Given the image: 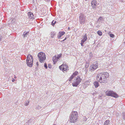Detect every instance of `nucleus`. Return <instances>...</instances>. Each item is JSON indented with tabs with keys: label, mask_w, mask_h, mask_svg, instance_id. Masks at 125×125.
<instances>
[{
	"label": "nucleus",
	"mask_w": 125,
	"mask_h": 125,
	"mask_svg": "<svg viewBox=\"0 0 125 125\" xmlns=\"http://www.w3.org/2000/svg\"><path fill=\"white\" fill-rule=\"evenodd\" d=\"M109 76V74L106 72H102L98 73L96 76L97 80L101 83H105L107 78Z\"/></svg>",
	"instance_id": "f257e3e1"
},
{
	"label": "nucleus",
	"mask_w": 125,
	"mask_h": 125,
	"mask_svg": "<svg viewBox=\"0 0 125 125\" xmlns=\"http://www.w3.org/2000/svg\"><path fill=\"white\" fill-rule=\"evenodd\" d=\"M78 113L77 112L74 111L72 112L70 116V121L71 123H74L77 121Z\"/></svg>",
	"instance_id": "f03ea898"
},
{
	"label": "nucleus",
	"mask_w": 125,
	"mask_h": 125,
	"mask_svg": "<svg viewBox=\"0 0 125 125\" xmlns=\"http://www.w3.org/2000/svg\"><path fill=\"white\" fill-rule=\"evenodd\" d=\"M26 63L28 66L30 67L32 66L33 63L32 56L30 54H29L27 57Z\"/></svg>",
	"instance_id": "7ed1b4c3"
},
{
	"label": "nucleus",
	"mask_w": 125,
	"mask_h": 125,
	"mask_svg": "<svg viewBox=\"0 0 125 125\" xmlns=\"http://www.w3.org/2000/svg\"><path fill=\"white\" fill-rule=\"evenodd\" d=\"M80 23L82 25L84 24L87 21L86 16L83 13H81L79 17Z\"/></svg>",
	"instance_id": "20e7f679"
},
{
	"label": "nucleus",
	"mask_w": 125,
	"mask_h": 125,
	"mask_svg": "<svg viewBox=\"0 0 125 125\" xmlns=\"http://www.w3.org/2000/svg\"><path fill=\"white\" fill-rule=\"evenodd\" d=\"M39 60L42 63L43 62L46 58L45 54L42 52H40L37 55Z\"/></svg>",
	"instance_id": "39448f33"
},
{
	"label": "nucleus",
	"mask_w": 125,
	"mask_h": 125,
	"mask_svg": "<svg viewBox=\"0 0 125 125\" xmlns=\"http://www.w3.org/2000/svg\"><path fill=\"white\" fill-rule=\"evenodd\" d=\"M106 94L107 96H111L115 98L118 97L117 94L112 91H107L106 92Z\"/></svg>",
	"instance_id": "423d86ee"
},
{
	"label": "nucleus",
	"mask_w": 125,
	"mask_h": 125,
	"mask_svg": "<svg viewBox=\"0 0 125 125\" xmlns=\"http://www.w3.org/2000/svg\"><path fill=\"white\" fill-rule=\"evenodd\" d=\"M81 80L80 77H78L76 78L74 82L72 83V85L73 86L77 87L80 83Z\"/></svg>",
	"instance_id": "0eeeda50"
},
{
	"label": "nucleus",
	"mask_w": 125,
	"mask_h": 125,
	"mask_svg": "<svg viewBox=\"0 0 125 125\" xmlns=\"http://www.w3.org/2000/svg\"><path fill=\"white\" fill-rule=\"evenodd\" d=\"M98 63H96L95 64H92L90 66L89 69L91 72H92L94 71L98 67Z\"/></svg>",
	"instance_id": "6e6552de"
},
{
	"label": "nucleus",
	"mask_w": 125,
	"mask_h": 125,
	"mask_svg": "<svg viewBox=\"0 0 125 125\" xmlns=\"http://www.w3.org/2000/svg\"><path fill=\"white\" fill-rule=\"evenodd\" d=\"M97 1L96 0H93L91 2V5L92 8L95 10L96 8Z\"/></svg>",
	"instance_id": "1a4fd4ad"
},
{
	"label": "nucleus",
	"mask_w": 125,
	"mask_h": 125,
	"mask_svg": "<svg viewBox=\"0 0 125 125\" xmlns=\"http://www.w3.org/2000/svg\"><path fill=\"white\" fill-rule=\"evenodd\" d=\"M65 33L64 31H60L57 34V37L58 38H60Z\"/></svg>",
	"instance_id": "9d476101"
},
{
	"label": "nucleus",
	"mask_w": 125,
	"mask_h": 125,
	"mask_svg": "<svg viewBox=\"0 0 125 125\" xmlns=\"http://www.w3.org/2000/svg\"><path fill=\"white\" fill-rule=\"evenodd\" d=\"M28 15L29 18L30 19H34L33 17V15L32 13L31 12H29L28 13Z\"/></svg>",
	"instance_id": "9b49d317"
},
{
	"label": "nucleus",
	"mask_w": 125,
	"mask_h": 125,
	"mask_svg": "<svg viewBox=\"0 0 125 125\" xmlns=\"http://www.w3.org/2000/svg\"><path fill=\"white\" fill-rule=\"evenodd\" d=\"M68 70V66L66 64H63L62 71H65L66 70Z\"/></svg>",
	"instance_id": "f8f14e48"
},
{
	"label": "nucleus",
	"mask_w": 125,
	"mask_h": 125,
	"mask_svg": "<svg viewBox=\"0 0 125 125\" xmlns=\"http://www.w3.org/2000/svg\"><path fill=\"white\" fill-rule=\"evenodd\" d=\"M29 34V32L28 31H25L23 33L22 36H23V38L24 39H25L28 35Z\"/></svg>",
	"instance_id": "ddd939ff"
},
{
	"label": "nucleus",
	"mask_w": 125,
	"mask_h": 125,
	"mask_svg": "<svg viewBox=\"0 0 125 125\" xmlns=\"http://www.w3.org/2000/svg\"><path fill=\"white\" fill-rule=\"evenodd\" d=\"M58 60V58L56 57V56H54L53 57L52 60L53 62L54 63V64Z\"/></svg>",
	"instance_id": "4468645a"
},
{
	"label": "nucleus",
	"mask_w": 125,
	"mask_h": 125,
	"mask_svg": "<svg viewBox=\"0 0 125 125\" xmlns=\"http://www.w3.org/2000/svg\"><path fill=\"white\" fill-rule=\"evenodd\" d=\"M93 84L95 88H97L99 86L98 82L97 81L94 82L93 83Z\"/></svg>",
	"instance_id": "2eb2a0df"
},
{
	"label": "nucleus",
	"mask_w": 125,
	"mask_h": 125,
	"mask_svg": "<svg viewBox=\"0 0 125 125\" xmlns=\"http://www.w3.org/2000/svg\"><path fill=\"white\" fill-rule=\"evenodd\" d=\"M87 39L86 34H85L84 36L83 39L82 40L81 42L84 43V42Z\"/></svg>",
	"instance_id": "dca6fc26"
},
{
	"label": "nucleus",
	"mask_w": 125,
	"mask_h": 125,
	"mask_svg": "<svg viewBox=\"0 0 125 125\" xmlns=\"http://www.w3.org/2000/svg\"><path fill=\"white\" fill-rule=\"evenodd\" d=\"M110 124L109 121L107 120L104 122V125H110Z\"/></svg>",
	"instance_id": "f3484780"
},
{
	"label": "nucleus",
	"mask_w": 125,
	"mask_h": 125,
	"mask_svg": "<svg viewBox=\"0 0 125 125\" xmlns=\"http://www.w3.org/2000/svg\"><path fill=\"white\" fill-rule=\"evenodd\" d=\"M51 36L52 38H53L55 35V33L54 32H51L50 33Z\"/></svg>",
	"instance_id": "a211bd4d"
},
{
	"label": "nucleus",
	"mask_w": 125,
	"mask_h": 125,
	"mask_svg": "<svg viewBox=\"0 0 125 125\" xmlns=\"http://www.w3.org/2000/svg\"><path fill=\"white\" fill-rule=\"evenodd\" d=\"M29 101L28 100H27V101H26L25 104V105L26 106L28 105H29Z\"/></svg>",
	"instance_id": "6ab92c4d"
},
{
	"label": "nucleus",
	"mask_w": 125,
	"mask_h": 125,
	"mask_svg": "<svg viewBox=\"0 0 125 125\" xmlns=\"http://www.w3.org/2000/svg\"><path fill=\"white\" fill-rule=\"evenodd\" d=\"M90 80H87L85 82V84L89 85L90 84Z\"/></svg>",
	"instance_id": "aec40b11"
},
{
	"label": "nucleus",
	"mask_w": 125,
	"mask_h": 125,
	"mask_svg": "<svg viewBox=\"0 0 125 125\" xmlns=\"http://www.w3.org/2000/svg\"><path fill=\"white\" fill-rule=\"evenodd\" d=\"M98 21L100 22H102L103 21V18L101 17H100L98 19Z\"/></svg>",
	"instance_id": "412c9836"
},
{
	"label": "nucleus",
	"mask_w": 125,
	"mask_h": 125,
	"mask_svg": "<svg viewBox=\"0 0 125 125\" xmlns=\"http://www.w3.org/2000/svg\"><path fill=\"white\" fill-rule=\"evenodd\" d=\"M97 33L99 36H101L102 34V31H97Z\"/></svg>",
	"instance_id": "4be33fe9"
},
{
	"label": "nucleus",
	"mask_w": 125,
	"mask_h": 125,
	"mask_svg": "<svg viewBox=\"0 0 125 125\" xmlns=\"http://www.w3.org/2000/svg\"><path fill=\"white\" fill-rule=\"evenodd\" d=\"M74 77V76L72 75L71 76L70 78L69 79V81H71Z\"/></svg>",
	"instance_id": "5701e85b"
},
{
	"label": "nucleus",
	"mask_w": 125,
	"mask_h": 125,
	"mask_svg": "<svg viewBox=\"0 0 125 125\" xmlns=\"http://www.w3.org/2000/svg\"><path fill=\"white\" fill-rule=\"evenodd\" d=\"M78 73V72H76L73 73V75L75 76Z\"/></svg>",
	"instance_id": "b1692460"
},
{
	"label": "nucleus",
	"mask_w": 125,
	"mask_h": 125,
	"mask_svg": "<svg viewBox=\"0 0 125 125\" xmlns=\"http://www.w3.org/2000/svg\"><path fill=\"white\" fill-rule=\"evenodd\" d=\"M89 63H86V64L85 67L86 68H87L89 66Z\"/></svg>",
	"instance_id": "393cba45"
},
{
	"label": "nucleus",
	"mask_w": 125,
	"mask_h": 125,
	"mask_svg": "<svg viewBox=\"0 0 125 125\" xmlns=\"http://www.w3.org/2000/svg\"><path fill=\"white\" fill-rule=\"evenodd\" d=\"M123 118L125 120V113H123Z\"/></svg>",
	"instance_id": "a878e982"
},
{
	"label": "nucleus",
	"mask_w": 125,
	"mask_h": 125,
	"mask_svg": "<svg viewBox=\"0 0 125 125\" xmlns=\"http://www.w3.org/2000/svg\"><path fill=\"white\" fill-rule=\"evenodd\" d=\"M44 67L46 69L47 68V66L46 63H45L44 64Z\"/></svg>",
	"instance_id": "bb28decb"
},
{
	"label": "nucleus",
	"mask_w": 125,
	"mask_h": 125,
	"mask_svg": "<svg viewBox=\"0 0 125 125\" xmlns=\"http://www.w3.org/2000/svg\"><path fill=\"white\" fill-rule=\"evenodd\" d=\"M110 36L111 37L113 38L114 37V35L113 34H111L110 35Z\"/></svg>",
	"instance_id": "cd10ccee"
},
{
	"label": "nucleus",
	"mask_w": 125,
	"mask_h": 125,
	"mask_svg": "<svg viewBox=\"0 0 125 125\" xmlns=\"http://www.w3.org/2000/svg\"><path fill=\"white\" fill-rule=\"evenodd\" d=\"M62 67H63V65H61L59 66V68L61 70L62 69Z\"/></svg>",
	"instance_id": "c85d7f7f"
},
{
	"label": "nucleus",
	"mask_w": 125,
	"mask_h": 125,
	"mask_svg": "<svg viewBox=\"0 0 125 125\" xmlns=\"http://www.w3.org/2000/svg\"><path fill=\"white\" fill-rule=\"evenodd\" d=\"M54 20H53L52 21V22L51 24L53 26H54Z\"/></svg>",
	"instance_id": "c756f323"
},
{
	"label": "nucleus",
	"mask_w": 125,
	"mask_h": 125,
	"mask_svg": "<svg viewBox=\"0 0 125 125\" xmlns=\"http://www.w3.org/2000/svg\"><path fill=\"white\" fill-rule=\"evenodd\" d=\"M52 66L51 65H50V64H49L48 65V67L49 68H51Z\"/></svg>",
	"instance_id": "7c9ffc66"
},
{
	"label": "nucleus",
	"mask_w": 125,
	"mask_h": 125,
	"mask_svg": "<svg viewBox=\"0 0 125 125\" xmlns=\"http://www.w3.org/2000/svg\"><path fill=\"white\" fill-rule=\"evenodd\" d=\"M84 43H83L82 42H81V46H83V44Z\"/></svg>",
	"instance_id": "2f4dec72"
},
{
	"label": "nucleus",
	"mask_w": 125,
	"mask_h": 125,
	"mask_svg": "<svg viewBox=\"0 0 125 125\" xmlns=\"http://www.w3.org/2000/svg\"><path fill=\"white\" fill-rule=\"evenodd\" d=\"M15 81V79H14V78H12V81L13 82H14V81Z\"/></svg>",
	"instance_id": "473e14b6"
},
{
	"label": "nucleus",
	"mask_w": 125,
	"mask_h": 125,
	"mask_svg": "<svg viewBox=\"0 0 125 125\" xmlns=\"http://www.w3.org/2000/svg\"><path fill=\"white\" fill-rule=\"evenodd\" d=\"M57 58H58V59L60 58V56H58L57 57H56Z\"/></svg>",
	"instance_id": "72a5a7b5"
},
{
	"label": "nucleus",
	"mask_w": 125,
	"mask_h": 125,
	"mask_svg": "<svg viewBox=\"0 0 125 125\" xmlns=\"http://www.w3.org/2000/svg\"><path fill=\"white\" fill-rule=\"evenodd\" d=\"M36 64L37 65V66H38L39 65L38 62H37L36 63Z\"/></svg>",
	"instance_id": "f704fd0d"
},
{
	"label": "nucleus",
	"mask_w": 125,
	"mask_h": 125,
	"mask_svg": "<svg viewBox=\"0 0 125 125\" xmlns=\"http://www.w3.org/2000/svg\"><path fill=\"white\" fill-rule=\"evenodd\" d=\"M54 24H55V23H56V21H54Z\"/></svg>",
	"instance_id": "c9c22d12"
},
{
	"label": "nucleus",
	"mask_w": 125,
	"mask_h": 125,
	"mask_svg": "<svg viewBox=\"0 0 125 125\" xmlns=\"http://www.w3.org/2000/svg\"><path fill=\"white\" fill-rule=\"evenodd\" d=\"M65 40H64V39L63 40H62V41H61V42H62L64 41Z\"/></svg>",
	"instance_id": "e433bc0d"
},
{
	"label": "nucleus",
	"mask_w": 125,
	"mask_h": 125,
	"mask_svg": "<svg viewBox=\"0 0 125 125\" xmlns=\"http://www.w3.org/2000/svg\"><path fill=\"white\" fill-rule=\"evenodd\" d=\"M47 1H50V0H46Z\"/></svg>",
	"instance_id": "4c0bfd02"
},
{
	"label": "nucleus",
	"mask_w": 125,
	"mask_h": 125,
	"mask_svg": "<svg viewBox=\"0 0 125 125\" xmlns=\"http://www.w3.org/2000/svg\"><path fill=\"white\" fill-rule=\"evenodd\" d=\"M66 38H67V37H66L65 39H64L65 40H66Z\"/></svg>",
	"instance_id": "58836bf2"
},
{
	"label": "nucleus",
	"mask_w": 125,
	"mask_h": 125,
	"mask_svg": "<svg viewBox=\"0 0 125 125\" xmlns=\"http://www.w3.org/2000/svg\"><path fill=\"white\" fill-rule=\"evenodd\" d=\"M68 29L69 30V29H70V28L69 27H68Z\"/></svg>",
	"instance_id": "ea45409f"
},
{
	"label": "nucleus",
	"mask_w": 125,
	"mask_h": 125,
	"mask_svg": "<svg viewBox=\"0 0 125 125\" xmlns=\"http://www.w3.org/2000/svg\"><path fill=\"white\" fill-rule=\"evenodd\" d=\"M38 108V107H37L36 108L37 109Z\"/></svg>",
	"instance_id": "a19ab883"
},
{
	"label": "nucleus",
	"mask_w": 125,
	"mask_h": 125,
	"mask_svg": "<svg viewBox=\"0 0 125 125\" xmlns=\"http://www.w3.org/2000/svg\"><path fill=\"white\" fill-rule=\"evenodd\" d=\"M14 78H16V76H14Z\"/></svg>",
	"instance_id": "79ce46f5"
},
{
	"label": "nucleus",
	"mask_w": 125,
	"mask_h": 125,
	"mask_svg": "<svg viewBox=\"0 0 125 125\" xmlns=\"http://www.w3.org/2000/svg\"><path fill=\"white\" fill-rule=\"evenodd\" d=\"M53 125H56L55 124H54Z\"/></svg>",
	"instance_id": "37998d69"
},
{
	"label": "nucleus",
	"mask_w": 125,
	"mask_h": 125,
	"mask_svg": "<svg viewBox=\"0 0 125 125\" xmlns=\"http://www.w3.org/2000/svg\"><path fill=\"white\" fill-rule=\"evenodd\" d=\"M86 120H87V119H86V120H85V121H86Z\"/></svg>",
	"instance_id": "c03bdc74"
}]
</instances>
